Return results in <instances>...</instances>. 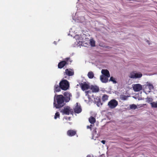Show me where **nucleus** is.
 Returning <instances> with one entry per match:
<instances>
[{
  "label": "nucleus",
  "instance_id": "22",
  "mask_svg": "<svg viewBox=\"0 0 157 157\" xmlns=\"http://www.w3.org/2000/svg\"><path fill=\"white\" fill-rule=\"evenodd\" d=\"M109 96L105 94H104L102 98V99L103 101H105L108 99Z\"/></svg>",
  "mask_w": 157,
  "mask_h": 157
},
{
  "label": "nucleus",
  "instance_id": "33",
  "mask_svg": "<svg viewBox=\"0 0 157 157\" xmlns=\"http://www.w3.org/2000/svg\"><path fill=\"white\" fill-rule=\"evenodd\" d=\"M147 43H149V41L148 40H147Z\"/></svg>",
  "mask_w": 157,
  "mask_h": 157
},
{
  "label": "nucleus",
  "instance_id": "19",
  "mask_svg": "<svg viewBox=\"0 0 157 157\" xmlns=\"http://www.w3.org/2000/svg\"><path fill=\"white\" fill-rule=\"evenodd\" d=\"M89 121L92 124H94L96 122V119L94 117L91 116L89 118Z\"/></svg>",
  "mask_w": 157,
  "mask_h": 157
},
{
  "label": "nucleus",
  "instance_id": "25",
  "mask_svg": "<svg viewBox=\"0 0 157 157\" xmlns=\"http://www.w3.org/2000/svg\"><path fill=\"white\" fill-rule=\"evenodd\" d=\"M130 109H135L137 108V106L135 104H133L130 105Z\"/></svg>",
  "mask_w": 157,
  "mask_h": 157
},
{
  "label": "nucleus",
  "instance_id": "1",
  "mask_svg": "<svg viewBox=\"0 0 157 157\" xmlns=\"http://www.w3.org/2000/svg\"><path fill=\"white\" fill-rule=\"evenodd\" d=\"M65 102L64 97L63 95H57L54 98V106L56 109L60 108L64 105Z\"/></svg>",
  "mask_w": 157,
  "mask_h": 157
},
{
  "label": "nucleus",
  "instance_id": "24",
  "mask_svg": "<svg viewBox=\"0 0 157 157\" xmlns=\"http://www.w3.org/2000/svg\"><path fill=\"white\" fill-rule=\"evenodd\" d=\"M129 96H127L124 95H122L121 96V98L122 100H126Z\"/></svg>",
  "mask_w": 157,
  "mask_h": 157
},
{
  "label": "nucleus",
  "instance_id": "14",
  "mask_svg": "<svg viewBox=\"0 0 157 157\" xmlns=\"http://www.w3.org/2000/svg\"><path fill=\"white\" fill-rule=\"evenodd\" d=\"M101 73L105 76L109 77L110 75L109 71L107 69H102L101 71Z\"/></svg>",
  "mask_w": 157,
  "mask_h": 157
},
{
  "label": "nucleus",
  "instance_id": "3",
  "mask_svg": "<svg viewBox=\"0 0 157 157\" xmlns=\"http://www.w3.org/2000/svg\"><path fill=\"white\" fill-rule=\"evenodd\" d=\"M59 86L62 90H66L68 89L69 87V83L67 80H62L59 82Z\"/></svg>",
  "mask_w": 157,
  "mask_h": 157
},
{
  "label": "nucleus",
  "instance_id": "7",
  "mask_svg": "<svg viewBox=\"0 0 157 157\" xmlns=\"http://www.w3.org/2000/svg\"><path fill=\"white\" fill-rule=\"evenodd\" d=\"M60 112L62 113L63 114L69 115L70 113L72 114L73 112L72 109H71L70 107L67 106L65 107L63 109L61 110Z\"/></svg>",
  "mask_w": 157,
  "mask_h": 157
},
{
  "label": "nucleus",
  "instance_id": "13",
  "mask_svg": "<svg viewBox=\"0 0 157 157\" xmlns=\"http://www.w3.org/2000/svg\"><path fill=\"white\" fill-rule=\"evenodd\" d=\"M90 88L92 90L93 92L96 93L99 91V87L96 86L91 85Z\"/></svg>",
  "mask_w": 157,
  "mask_h": 157
},
{
  "label": "nucleus",
  "instance_id": "17",
  "mask_svg": "<svg viewBox=\"0 0 157 157\" xmlns=\"http://www.w3.org/2000/svg\"><path fill=\"white\" fill-rule=\"evenodd\" d=\"M97 100V101L96 100L95 101V103H96L97 105L99 107L101 105H102V104L101 102V100L100 98L99 97H97V98H96Z\"/></svg>",
  "mask_w": 157,
  "mask_h": 157
},
{
  "label": "nucleus",
  "instance_id": "23",
  "mask_svg": "<svg viewBox=\"0 0 157 157\" xmlns=\"http://www.w3.org/2000/svg\"><path fill=\"white\" fill-rule=\"evenodd\" d=\"M150 104L152 107L157 108V103L153 102H151Z\"/></svg>",
  "mask_w": 157,
  "mask_h": 157
},
{
  "label": "nucleus",
  "instance_id": "31",
  "mask_svg": "<svg viewBox=\"0 0 157 157\" xmlns=\"http://www.w3.org/2000/svg\"><path fill=\"white\" fill-rule=\"evenodd\" d=\"M93 126L92 125L90 124V126H87V129H90V130H92V127Z\"/></svg>",
  "mask_w": 157,
  "mask_h": 157
},
{
  "label": "nucleus",
  "instance_id": "18",
  "mask_svg": "<svg viewBox=\"0 0 157 157\" xmlns=\"http://www.w3.org/2000/svg\"><path fill=\"white\" fill-rule=\"evenodd\" d=\"M147 88H149V90L147 91H148V92H150L151 90L153 89L154 87H153V86L151 84H147L146 86V87H145L146 89Z\"/></svg>",
  "mask_w": 157,
  "mask_h": 157
},
{
  "label": "nucleus",
  "instance_id": "9",
  "mask_svg": "<svg viewBox=\"0 0 157 157\" xmlns=\"http://www.w3.org/2000/svg\"><path fill=\"white\" fill-rule=\"evenodd\" d=\"M79 84L82 90L83 91L88 90L90 88V85L87 84L86 82L79 83Z\"/></svg>",
  "mask_w": 157,
  "mask_h": 157
},
{
  "label": "nucleus",
  "instance_id": "30",
  "mask_svg": "<svg viewBox=\"0 0 157 157\" xmlns=\"http://www.w3.org/2000/svg\"><path fill=\"white\" fill-rule=\"evenodd\" d=\"M85 93L86 94V95H88V96H89V94L90 93H91V92L90 90L86 91H85Z\"/></svg>",
  "mask_w": 157,
  "mask_h": 157
},
{
  "label": "nucleus",
  "instance_id": "35",
  "mask_svg": "<svg viewBox=\"0 0 157 157\" xmlns=\"http://www.w3.org/2000/svg\"><path fill=\"white\" fill-rule=\"evenodd\" d=\"M65 78H66V76H65Z\"/></svg>",
  "mask_w": 157,
  "mask_h": 157
},
{
  "label": "nucleus",
  "instance_id": "10",
  "mask_svg": "<svg viewBox=\"0 0 157 157\" xmlns=\"http://www.w3.org/2000/svg\"><path fill=\"white\" fill-rule=\"evenodd\" d=\"M65 102H67L70 100V97H71V94L67 92H66L63 94Z\"/></svg>",
  "mask_w": 157,
  "mask_h": 157
},
{
  "label": "nucleus",
  "instance_id": "28",
  "mask_svg": "<svg viewBox=\"0 0 157 157\" xmlns=\"http://www.w3.org/2000/svg\"><path fill=\"white\" fill-rule=\"evenodd\" d=\"M80 35H76L74 37V38L75 39H81V38Z\"/></svg>",
  "mask_w": 157,
  "mask_h": 157
},
{
  "label": "nucleus",
  "instance_id": "5",
  "mask_svg": "<svg viewBox=\"0 0 157 157\" xmlns=\"http://www.w3.org/2000/svg\"><path fill=\"white\" fill-rule=\"evenodd\" d=\"M142 76V74L140 72L137 73L136 71H133L130 73L129 77L132 78H140Z\"/></svg>",
  "mask_w": 157,
  "mask_h": 157
},
{
  "label": "nucleus",
  "instance_id": "2",
  "mask_svg": "<svg viewBox=\"0 0 157 157\" xmlns=\"http://www.w3.org/2000/svg\"><path fill=\"white\" fill-rule=\"evenodd\" d=\"M90 41H88L86 40L83 41H77L78 46H82L85 47H88L90 45V44L91 46L94 47L95 46V41L94 40H90Z\"/></svg>",
  "mask_w": 157,
  "mask_h": 157
},
{
  "label": "nucleus",
  "instance_id": "11",
  "mask_svg": "<svg viewBox=\"0 0 157 157\" xmlns=\"http://www.w3.org/2000/svg\"><path fill=\"white\" fill-rule=\"evenodd\" d=\"M74 112L77 113H81L82 110L81 106L80 105H78V104L77 103H76V105L74 108Z\"/></svg>",
  "mask_w": 157,
  "mask_h": 157
},
{
  "label": "nucleus",
  "instance_id": "26",
  "mask_svg": "<svg viewBox=\"0 0 157 157\" xmlns=\"http://www.w3.org/2000/svg\"><path fill=\"white\" fill-rule=\"evenodd\" d=\"M60 117V114L58 112H57L55 114V115L54 116V118L55 119H56L57 118H59Z\"/></svg>",
  "mask_w": 157,
  "mask_h": 157
},
{
  "label": "nucleus",
  "instance_id": "8",
  "mask_svg": "<svg viewBox=\"0 0 157 157\" xmlns=\"http://www.w3.org/2000/svg\"><path fill=\"white\" fill-rule=\"evenodd\" d=\"M133 89L135 92H138L142 90V86L140 84H136L133 85Z\"/></svg>",
  "mask_w": 157,
  "mask_h": 157
},
{
  "label": "nucleus",
  "instance_id": "32",
  "mask_svg": "<svg viewBox=\"0 0 157 157\" xmlns=\"http://www.w3.org/2000/svg\"><path fill=\"white\" fill-rule=\"evenodd\" d=\"M101 142L103 144H105V141L104 140H102L101 141Z\"/></svg>",
  "mask_w": 157,
  "mask_h": 157
},
{
  "label": "nucleus",
  "instance_id": "12",
  "mask_svg": "<svg viewBox=\"0 0 157 157\" xmlns=\"http://www.w3.org/2000/svg\"><path fill=\"white\" fill-rule=\"evenodd\" d=\"M76 134V131L75 130L70 129L67 132V134L70 136H72Z\"/></svg>",
  "mask_w": 157,
  "mask_h": 157
},
{
  "label": "nucleus",
  "instance_id": "4",
  "mask_svg": "<svg viewBox=\"0 0 157 157\" xmlns=\"http://www.w3.org/2000/svg\"><path fill=\"white\" fill-rule=\"evenodd\" d=\"M72 60H71L70 57H67L64 60L61 61L59 63L58 67V68L60 69L63 68L64 67L69 64V62H71Z\"/></svg>",
  "mask_w": 157,
  "mask_h": 157
},
{
  "label": "nucleus",
  "instance_id": "29",
  "mask_svg": "<svg viewBox=\"0 0 157 157\" xmlns=\"http://www.w3.org/2000/svg\"><path fill=\"white\" fill-rule=\"evenodd\" d=\"M146 99L147 100V101L148 102H151L153 101L152 98H151L147 97L146 98Z\"/></svg>",
  "mask_w": 157,
  "mask_h": 157
},
{
  "label": "nucleus",
  "instance_id": "21",
  "mask_svg": "<svg viewBox=\"0 0 157 157\" xmlns=\"http://www.w3.org/2000/svg\"><path fill=\"white\" fill-rule=\"evenodd\" d=\"M87 76L89 78L92 79L94 78V74L93 72L90 71L88 73Z\"/></svg>",
  "mask_w": 157,
  "mask_h": 157
},
{
  "label": "nucleus",
  "instance_id": "15",
  "mask_svg": "<svg viewBox=\"0 0 157 157\" xmlns=\"http://www.w3.org/2000/svg\"><path fill=\"white\" fill-rule=\"evenodd\" d=\"M108 78L109 77H107L103 75H101L100 77L101 81L103 83L107 82L108 81Z\"/></svg>",
  "mask_w": 157,
  "mask_h": 157
},
{
  "label": "nucleus",
  "instance_id": "34",
  "mask_svg": "<svg viewBox=\"0 0 157 157\" xmlns=\"http://www.w3.org/2000/svg\"><path fill=\"white\" fill-rule=\"evenodd\" d=\"M54 43L55 44H56V41H54Z\"/></svg>",
  "mask_w": 157,
  "mask_h": 157
},
{
  "label": "nucleus",
  "instance_id": "20",
  "mask_svg": "<svg viewBox=\"0 0 157 157\" xmlns=\"http://www.w3.org/2000/svg\"><path fill=\"white\" fill-rule=\"evenodd\" d=\"M54 90L55 91L57 92H59L60 91V89H61L60 87V86L57 84H55L54 86Z\"/></svg>",
  "mask_w": 157,
  "mask_h": 157
},
{
  "label": "nucleus",
  "instance_id": "16",
  "mask_svg": "<svg viewBox=\"0 0 157 157\" xmlns=\"http://www.w3.org/2000/svg\"><path fill=\"white\" fill-rule=\"evenodd\" d=\"M64 74L67 75L71 76H72L74 75V72L73 71H71L68 69H67L65 70Z\"/></svg>",
  "mask_w": 157,
  "mask_h": 157
},
{
  "label": "nucleus",
  "instance_id": "6",
  "mask_svg": "<svg viewBox=\"0 0 157 157\" xmlns=\"http://www.w3.org/2000/svg\"><path fill=\"white\" fill-rule=\"evenodd\" d=\"M118 101L115 99L111 100L108 103V105L109 107L111 109L115 108L118 105Z\"/></svg>",
  "mask_w": 157,
  "mask_h": 157
},
{
  "label": "nucleus",
  "instance_id": "27",
  "mask_svg": "<svg viewBox=\"0 0 157 157\" xmlns=\"http://www.w3.org/2000/svg\"><path fill=\"white\" fill-rule=\"evenodd\" d=\"M109 81L113 82L114 83H117V81L115 80V78L113 77H111L110 78Z\"/></svg>",
  "mask_w": 157,
  "mask_h": 157
}]
</instances>
